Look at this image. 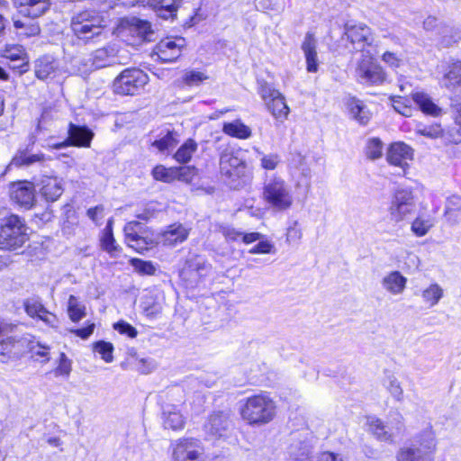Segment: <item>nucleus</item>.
<instances>
[{"label":"nucleus","instance_id":"1","mask_svg":"<svg viewBox=\"0 0 461 461\" xmlns=\"http://www.w3.org/2000/svg\"><path fill=\"white\" fill-rule=\"evenodd\" d=\"M261 198L269 208L276 212L289 210L294 203L293 190L281 176H271L266 178L262 187Z\"/></svg>","mask_w":461,"mask_h":461},{"label":"nucleus","instance_id":"2","mask_svg":"<svg viewBox=\"0 0 461 461\" xmlns=\"http://www.w3.org/2000/svg\"><path fill=\"white\" fill-rule=\"evenodd\" d=\"M123 52H125L124 50L116 48L114 44L97 49L77 61L78 71L87 73L115 64H126L130 58L128 55H123Z\"/></svg>","mask_w":461,"mask_h":461},{"label":"nucleus","instance_id":"3","mask_svg":"<svg viewBox=\"0 0 461 461\" xmlns=\"http://www.w3.org/2000/svg\"><path fill=\"white\" fill-rule=\"evenodd\" d=\"M28 227L24 221L12 214L2 220L0 227V249L17 250L29 240Z\"/></svg>","mask_w":461,"mask_h":461},{"label":"nucleus","instance_id":"4","mask_svg":"<svg viewBox=\"0 0 461 461\" xmlns=\"http://www.w3.org/2000/svg\"><path fill=\"white\" fill-rule=\"evenodd\" d=\"M241 417L249 424H266L271 421L276 413L273 400L265 393L249 397L240 410Z\"/></svg>","mask_w":461,"mask_h":461},{"label":"nucleus","instance_id":"5","mask_svg":"<svg viewBox=\"0 0 461 461\" xmlns=\"http://www.w3.org/2000/svg\"><path fill=\"white\" fill-rule=\"evenodd\" d=\"M411 447H402L397 453V461H434L437 439L431 428L424 429Z\"/></svg>","mask_w":461,"mask_h":461},{"label":"nucleus","instance_id":"6","mask_svg":"<svg viewBox=\"0 0 461 461\" xmlns=\"http://www.w3.org/2000/svg\"><path fill=\"white\" fill-rule=\"evenodd\" d=\"M103 23V17L95 11L86 10L72 17L70 26L78 39L90 40L102 33Z\"/></svg>","mask_w":461,"mask_h":461},{"label":"nucleus","instance_id":"7","mask_svg":"<svg viewBox=\"0 0 461 461\" xmlns=\"http://www.w3.org/2000/svg\"><path fill=\"white\" fill-rule=\"evenodd\" d=\"M356 79L357 83L365 86H379L386 80L384 68L375 62L369 52H363L357 63Z\"/></svg>","mask_w":461,"mask_h":461},{"label":"nucleus","instance_id":"8","mask_svg":"<svg viewBox=\"0 0 461 461\" xmlns=\"http://www.w3.org/2000/svg\"><path fill=\"white\" fill-rule=\"evenodd\" d=\"M148 75L139 68H126L114 79L113 91L122 95L137 94L148 83Z\"/></svg>","mask_w":461,"mask_h":461},{"label":"nucleus","instance_id":"9","mask_svg":"<svg viewBox=\"0 0 461 461\" xmlns=\"http://www.w3.org/2000/svg\"><path fill=\"white\" fill-rule=\"evenodd\" d=\"M172 461H205L202 442L194 438L179 439L173 448Z\"/></svg>","mask_w":461,"mask_h":461},{"label":"nucleus","instance_id":"10","mask_svg":"<svg viewBox=\"0 0 461 461\" xmlns=\"http://www.w3.org/2000/svg\"><path fill=\"white\" fill-rule=\"evenodd\" d=\"M232 428L230 413L214 411L209 415L203 425V430L208 439L215 440L225 438Z\"/></svg>","mask_w":461,"mask_h":461},{"label":"nucleus","instance_id":"11","mask_svg":"<svg viewBox=\"0 0 461 461\" xmlns=\"http://www.w3.org/2000/svg\"><path fill=\"white\" fill-rule=\"evenodd\" d=\"M185 46L184 38H165L153 49L151 57L156 56L163 63H172L182 55Z\"/></svg>","mask_w":461,"mask_h":461},{"label":"nucleus","instance_id":"12","mask_svg":"<svg viewBox=\"0 0 461 461\" xmlns=\"http://www.w3.org/2000/svg\"><path fill=\"white\" fill-rule=\"evenodd\" d=\"M68 137L66 140L52 145L53 149H60L68 146L89 148L95 133L85 125H77L72 122L68 125Z\"/></svg>","mask_w":461,"mask_h":461},{"label":"nucleus","instance_id":"13","mask_svg":"<svg viewBox=\"0 0 461 461\" xmlns=\"http://www.w3.org/2000/svg\"><path fill=\"white\" fill-rule=\"evenodd\" d=\"M220 169L222 175L229 177H240L244 175L246 163L240 157V152L232 148H226L220 156Z\"/></svg>","mask_w":461,"mask_h":461},{"label":"nucleus","instance_id":"14","mask_svg":"<svg viewBox=\"0 0 461 461\" xmlns=\"http://www.w3.org/2000/svg\"><path fill=\"white\" fill-rule=\"evenodd\" d=\"M414 151L403 142L392 143L386 151V161L389 165L400 167L403 174L410 167V162L413 160Z\"/></svg>","mask_w":461,"mask_h":461},{"label":"nucleus","instance_id":"15","mask_svg":"<svg viewBox=\"0 0 461 461\" xmlns=\"http://www.w3.org/2000/svg\"><path fill=\"white\" fill-rule=\"evenodd\" d=\"M211 266L200 256L194 255L187 258L185 266L180 271L183 280L188 281L191 285L199 282L200 278L206 276Z\"/></svg>","mask_w":461,"mask_h":461},{"label":"nucleus","instance_id":"16","mask_svg":"<svg viewBox=\"0 0 461 461\" xmlns=\"http://www.w3.org/2000/svg\"><path fill=\"white\" fill-rule=\"evenodd\" d=\"M10 197L18 205L30 209L35 203L34 186L30 182L13 184L10 189Z\"/></svg>","mask_w":461,"mask_h":461},{"label":"nucleus","instance_id":"17","mask_svg":"<svg viewBox=\"0 0 461 461\" xmlns=\"http://www.w3.org/2000/svg\"><path fill=\"white\" fill-rule=\"evenodd\" d=\"M25 312L32 318H38L50 327H57L58 319L49 312L38 298H28L23 302Z\"/></svg>","mask_w":461,"mask_h":461},{"label":"nucleus","instance_id":"18","mask_svg":"<svg viewBox=\"0 0 461 461\" xmlns=\"http://www.w3.org/2000/svg\"><path fill=\"white\" fill-rule=\"evenodd\" d=\"M345 35L352 44L359 45L362 53L365 52L364 47L366 45L370 46L374 41L371 29L363 23L346 25Z\"/></svg>","mask_w":461,"mask_h":461},{"label":"nucleus","instance_id":"19","mask_svg":"<svg viewBox=\"0 0 461 461\" xmlns=\"http://www.w3.org/2000/svg\"><path fill=\"white\" fill-rule=\"evenodd\" d=\"M24 16L35 19L43 15L50 7V0H14Z\"/></svg>","mask_w":461,"mask_h":461},{"label":"nucleus","instance_id":"20","mask_svg":"<svg viewBox=\"0 0 461 461\" xmlns=\"http://www.w3.org/2000/svg\"><path fill=\"white\" fill-rule=\"evenodd\" d=\"M40 185L41 195L48 202L57 201L64 191L61 179L56 176H43Z\"/></svg>","mask_w":461,"mask_h":461},{"label":"nucleus","instance_id":"21","mask_svg":"<svg viewBox=\"0 0 461 461\" xmlns=\"http://www.w3.org/2000/svg\"><path fill=\"white\" fill-rule=\"evenodd\" d=\"M316 48L317 41L314 34L308 32L302 43V50L305 57L307 71L311 73L317 72L319 67Z\"/></svg>","mask_w":461,"mask_h":461},{"label":"nucleus","instance_id":"22","mask_svg":"<svg viewBox=\"0 0 461 461\" xmlns=\"http://www.w3.org/2000/svg\"><path fill=\"white\" fill-rule=\"evenodd\" d=\"M190 230L181 223H174L162 233L161 242L165 246L174 247L183 243L189 236Z\"/></svg>","mask_w":461,"mask_h":461},{"label":"nucleus","instance_id":"23","mask_svg":"<svg viewBox=\"0 0 461 461\" xmlns=\"http://www.w3.org/2000/svg\"><path fill=\"white\" fill-rule=\"evenodd\" d=\"M383 288L392 295H399L406 288L407 278L399 271H392L385 275L381 281Z\"/></svg>","mask_w":461,"mask_h":461},{"label":"nucleus","instance_id":"24","mask_svg":"<svg viewBox=\"0 0 461 461\" xmlns=\"http://www.w3.org/2000/svg\"><path fill=\"white\" fill-rule=\"evenodd\" d=\"M15 325L0 321V356L9 359V351L13 349L12 344L15 337L11 334L15 329Z\"/></svg>","mask_w":461,"mask_h":461},{"label":"nucleus","instance_id":"25","mask_svg":"<svg viewBox=\"0 0 461 461\" xmlns=\"http://www.w3.org/2000/svg\"><path fill=\"white\" fill-rule=\"evenodd\" d=\"M444 216L450 224H457L461 217V196L450 195L445 203Z\"/></svg>","mask_w":461,"mask_h":461},{"label":"nucleus","instance_id":"26","mask_svg":"<svg viewBox=\"0 0 461 461\" xmlns=\"http://www.w3.org/2000/svg\"><path fill=\"white\" fill-rule=\"evenodd\" d=\"M112 223L113 221L109 220L104 230L103 236L101 238V247L112 257H117L121 252V248L116 244L113 238Z\"/></svg>","mask_w":461,"mask_h":461},{"label":"nucleus","instance_id":"27","mask_svg":"<svg viewBox=\"0 0 461 461\" xmlns=\"http://www.w3.org/2000/svg\"><path fill=\"white\" fill-rule=\"evenodd\" d=\"M412 101L426 114L437 116L440 109L432 102L431 98L425 93L416 92L412 94Z\"/></svg>","mask_w":461,"mask_h":461},{"label":"nucleus","instance_id":"28","mask_svg":"<svg viewBox=\"0 0 461 461\" xmlns=\"http://www.w3.org/2000/svg\"><path fill=\"white\" fill-rule=\"evenodd\" d=\"M367 425L369 431H371L377 439L385 442H392L393 439V434L390 432L384 422L376 417H368Z\"/></svg>","mask_w":461,"mask_h":461},{"label":"nucleus","instance_id":"29","mask_svg":"<svg viewBox=\"0 0 461 461\" xmlns=\"http://www.w3.org/2000/svg\"><path fill=\"white\" fill-rule=\"evenodd\" d=\"M158 15L163 19L174 17L182 0H151Z\"/></svg>","mask_w":461,"mask_h":461},{"label":"nucleus","instance_id":"30","mask_svg":"<svg viewBox=\"0 0 461 461\" xmlns=\"http://www.w3.org/2000/svg\"><path fill=\"white\" fill-rule=\"evenodd\" d=\"M130 32L137 34L141 41H149L154 34L150 23L135 17L131 19Z\"/></svg>","mask_w":461,"mask_h":461},{"label":"nucleus","instance_id":"31","mask_svg":"<svg viewBox=\"0 0 461 461\" xmlns=\"http://www.w3.org/2000/svg\"><path fill=\"white\" fill-rule=\"evenodd\" d=\"M347 107L349 111L351 118H354V116L359 113H363L360 117V124L366 125L370 121L371 113L366 105H365L361 100L356 97H349L347 101Z\"/></svg>","mask_w":461,"mask_h":461},{"label":"nucleus","instance_id":"32","mask_svg":"<svg viewBox=\"0 0 461 461\" xmlns=\"http://www.w3.org/2000/svg\"><path fill=\"white\" fill-rule=\"evenodd\" d=\"M267 106L268 111L276 119L283 122L287 118L289 107L287 106L285 96L282 94H279L276 98L268 102Z\"/></svg>","mask_w":461,"mask_h":461},{"label":"nucleus","instance_id":"33","mask_svg":"<svg viewBox=\"0 0 461 461\" xmlns=\"http://www.w3.org/2000/svg\"><path fill=\"white\" fill-rule=\"evenodd\" d=\"M383 385L394 401L398 402H402L403 401L404 393L402 384L393 374L389 373L385 375Z\"/></svg>","mask_w":461,"mask_h":461},{"label":"nucleus","instance_id":"34","mask_svg":"<svg viewBox=\"0 0 461 461\" xmlns=\"http://www.w3.org/2000/svg\"><path fill=\"white\" fill-rule=\"evenodd\" d=\"M223 132L231 137L238 139H248L251 136V130L249 126L245 125L241 121L236 120L231 122L224 123Z\"/></svg>","mask_w":461,"mask_h":461},{"label":"nucleus","instance_id":"35","mask_svg":"<svg viewBox=\"0 0 461 461\" xmlns=\"http://www.w3.org/2000/svg\"><path fill=\"white\" fill-rule=\"evenodd\" d=\"M184 418L182 414L176 410V407L163 411V424L165 429H171L173 430L180 429L184 427Z\"/></svg>","mask_w":461,"mask_h":461},{"label":"nucleus","instance_id":"36","mask_svg":"<svg viewBox=\"0 0 461 461\" xmlns=\"http://www.w3.org/2000/svg\"><path fill=\"white\" fill-rule=\"evenodd\" d=\"M178 144L177 134L175 131L167 130L166 133L158 140H156L152 146L157 148L159 151L173 150Z\"/></svg>","mask_w":461,"mask_h":461},{"label":"nucleus","instance_id":"37","mask_svg":"<svg viewBox=\"0 0 461 461\" xmlns=\"http://www.w3.org/2000/svg\"><path fill=\"white\" fill-rule=\"evenodd\" d=\"M444 291L441 286L436 283L431 284L429 287L421 292L423 301L429 306L433 307L438 304L443 297Z\"/></svg>","mask_w":461,"mask_h":461},{"label":"nucleus","instance_id":"38","mask_svg":"<svg viewBox=\"0 0 461 461\" xmlns=\"http://www.w3.org/2000/svg\"><path fill=\"white\" fill-rule=\"evenodd\" d=\"M54 70V63L50 57H42L35 63V76L41 80L49 78Z\"/></svg>","mask_w":461,"mask_h":461},{"label":"nucleus","instance_id":"39","mask_svg":"<svg viewBox=\"0 0 461 461\" xmlns=\"http://www.w3.org/2000/svg\"><path fill=\"white\" fill-rule=\"evenodd\" d=\"M197 150V143L193 139H188L176 150L174 158L179 163H187L191 160L193 154Z\"/></svg>","mask_w":461,"mask_h":461},{"label":"nucleus","instance_id":"40","mask_svg":"<svg viewBox=\"0 0 461 461\" xmlns=\"http://www.w3.org/2000/svg\"><path fill=\"white\" fill-rule=\"evenodd\" d=\"M443 84L447 88L461 86V61L451 65L449 71L444 76Z\"/></svg>","mask_w":461,"mask_h":461},{"label":"nucleus","instance_id":"41","mask_svg":"<svg viewBox=\"0 0 461 461\" xmlns=\"http://www.w3.org/2000/svg\"><path fill=\"white\" fill-rule=\"evenodd\" d=\"M68 312L70 320L77 322L86 316V307L78 302L75 295H70L68 303Z\"/></svg>","mask_w":461,"mask_h":461},{"label":"nucleus","instance_id":"42","mask_svg":"<svg viewBox=\"0 0 461 461\" xmlns=\"http://www.w3.org/2000/svg\"><path fill=\"white\" fill-rule=\"evenodd\" d=\"M384 143L379 138H370L365 146V154L367 158L375 160L383 156Z\"/></svg>","mask_w":461,"mask_h":461},{"label":"nucleus","instance_id":"43","mask_svg":"<svg viewBox=\"0 0 461 461\" xmlns=\"http://www.w3.org/2000/svg\"><path fill=\"white\" fill-rule=\"evenodd\" d=\"M138 226L139 222L131 221L124 227L125 239L128 245L136 249H138V248H142L141 244L144 243L143 238H141L135 230V227Z\"/></svg>","mask_w":461,"mask_h":461},{"label":"nucleus","instance_id":"44","mask_svg":"<svg viewBox=\"0 0 461 461\" xmlns=\"http://www.w3.org/2000/svg\"><path fill=\"white\" fill-rule=\"evenodd\" d=\"M14 26L15 27V29L19 31L18 33L20 35L25 37L36 36L41 32L40 25L38 24V23L33 21L23 22L20 20H16L14 22Z\"/></svg>","mask_w":461,"mask_h":461},{"label":"nucleus","instance_id":"45","mask_svg":"<svg viewBox=\"0 0 461 461\" xmlns=\"http://www.w3.org/2000/svg\"><path fill=\"white\" fill-rule=\"evenodd\" d=\"M254 150L260 157V166L266 170L276 169L281 162L280 156L276 153L265 154L258 148H254Z\"/></svg>","mask_w":461,"mask_h":461},{"label":"nucleus","instance_id":"46","mask_svg":"<svg viewBox=\"0 0 461 461\" xmlns=\"http://www.w3.org/2000/svg\"><path fill=\"white\" fill-rule=\"evenodd\" d=\"M30 339L26 337H15L13 342V349L9 351V359L19 358L23 356L29 348Z\"/></svg>","mask_w":461,"mask_h":461},{"label":"nucleus","instance_id":"47","mask_svg":"<svg viewBox=\"0 0 461 461\" xmlns=\"http://www.w3.org/2000/svg\"><path fill=\"white\" fill-rule=\"evenodd\" d=\"M176 167H165L164 166H157L152 170V176L156 180L170 183L176 180Z\"/></svg>","mask_w":461,"mask_h":461},{"label":"nucleus","instance_id":"48","mask_svg":"<svg viewBox=\"0 0 461 461\" xmlns=\"http://www.w3.org/2000/svg\"><path fill=\"white\" fill-rule=\"evenodd\" d=\"M415 206L391 203L389 208L390 215L393 221L399 222L405 219L406 216L413 212Z\"/></svg>","mask_w":461,"mask_h":461},{"label":"nucleus","instance_id":"49","mask_svg":"<svg viewBox=\"0 0 461 461\" xmlns=\"http://www.w3.org/2000/svg\"><path fill=\"white\" fill-rule=\"evenodd\" d=\"M93 348L95 351L98 352L101 355V357L104 361H105L106 363L113 362V346L112 343L100 340L94 343Z\"/></svg>","mask_w":461,"mask_h":461},{"label":"nucleus","instance_id":"50","mask_svg":"<svg viewBox=\"0 0 461 461\" xmlns=\"http://www.w3.org/2000/svg\"><path fill=\"white\" fill-rule=\"evenodd\" d=\"M392 203L415 206L414 195L411 190L401 188L396 190Z\"/></svg>","mask_w":461,"mask_h":461},{"label":"nucleus","instance_id":"51","mask_svg":"<svg viewBox=\"0 0 461 461\" xmlns=\"http://www.w3.org/2000/svg\"><path fill=\"white\" fill-rule=\"evenodd\" d=\"M43 159L42 154L27 155L21 151L12 160V164L15 167L29 166Z\"/></svg>","mask_w":461,"mask_h":461},{"label":"nucleus","instance_id":"52","mask_svg":"<svg viewBox=\"0 0 461 461\" xmlns=\"http://www.w3.org/2000/svg\"><path fill=\"white\" fill-rule=\"evenodd\" d=\"M310 447L303 442L292 444L289 447L290 456L296 461H304L310 454Z\"/></svg>","mask_w":461,"mask_h":461},{"label":"nucleus","instance_id":"53","mask_svg":"<svg viewBox=\"0 0 461 461\" xmlns=\"http://www.w3.org/2000/svg\"><path fill=\"white\" fill-rule=\"evenodd\" d=\"M393 109L403 116L410 117L412 115V108L411 101L402 96L392 97Z\"/></svg>","mask_w":461,"mask_h":461},{"label":"nucleus","instance_id":"54","mask_svg":"<svg viewBox=\"0 0 461 461\" xmlns=\"http://www.w3.org/2000/svg\"><path fill=\"white\" fill-rule=\"evenodd\" d=\"M176 180L185 183H191L197 173L196 168L190 166L176 167Z\"/></svg>","mask_w":461,"mask_h":461},{"label":"nucleus","instance_id":"55","mask_svg":"<svg viewBox=\"0 0 461 461\" xmlns=\"http://www.w3.org/2000/svg\"><path fill=\"white\" fill-rule=\"evenodd\" d=\"M131 266L134 269L141 275H154L156 268L149 261H144L140 258H132L131 260Z\"/></svg>","mask_w":461,"mask_h":461},{"label":"nucleus","instance_id":"56","mask_svg":"<svg viewBox=\"0 0 461 461\" xmlns=\"http://www.w3.org/2000/svg\"><path fill=\"white\" fill-rule=\"evenodd\" d=\"M432 227V223L429 220H425L420 217H418L414 220L411 224V230L418 237H422Z\"/></svg>","mask_w":461,"mask_h":461},{"label":"nucleus","instance_id":"57","mask_svg":"<svg viewBox=\"0 0 461 461\" xmlns=\"http://www.w3.org/2000/svg\"><path fill=\"white\" fill-rule=\"evenodd\" d=\"M258 93L267 104L268 102L272 101L274 98H276L278 95L281 94L278 90L275 89L267 83H263L260 85Z\"/></svg>","mask_w":461,"mask_h":461},{"label":"nucleus","instance_id":"58","mask_svg":"<svg viewBox=\"0 0 461 461\" xmlns=\"http://www.w3.org/2000/svg\"><path fill=\"white\" fill-rule=\"evenodd\" d=\"M28 349L32 352V357H44L41 362L46 363L49 361V348L40 343H32L30 340Z\"/></svg>","mask_w":461,"mask_h":461},{"label":"nucleus","instance_id":"59","mask_svg":"<svg viewBox=\"0 0 461 461\" xmlns=\"http://www.w3.org/2000/svg\"><path fill=\"white\" fill-rule=\"evenodd\" d=\"M71 372V362L67 357L65 353H60L59 363L58 367L55 369V375H65L68 376Z\"/></svg>","mask_w":461,"mask_h":461},{"label":"nucleus","instance_id":"60","mask_svg":"<svg viewBox=\"0 0 461 461\" xmlns=\"http://www.w3.org/2000/svg\"><path fill=\"white\" fill-rule=\"evenodd\" d=\"M275 252L274 245L267 240H259V242L249 250L250 254H270Z\"/></svg>","mask_w":461,"mask_h":461},{"label":"nucleus","instance_id":"61","mask_svg":"<svg viewBox=\"0 0 461 461\" xmlns=\"http://www.w3.org/2000/svg\"><path fill=\"white\" fill-rule=\"evenodd\" d=\"M303 237L302 230L298 226V221H294L292 226L287 229L286 241L289 243H298Z\"/></svg>","mask_w":461,"mask_h":461},{"label":"nucleus","instance_id":"62","mask_svg":"<svg viewBox=\"0 0 461 461\" xmlns=\"http://www.w3.org/2000/svg\"><path fill=\"white\" fill-rule=\"evenodd\" d=\"M114 330H116L121 334H125L130 338H135L138 334L137 330L125 321H119L113 325Z\"/></svg>","mask_w":461,"mask_h":461},{"label":"nucleus","instance_id":"63","mask_svg":"<svg viewBox=\"0 0 461 461\" xmlns=\"http://www.w3.org/2000/svg\"><path fill=\"white\" fill-rule=\"evenodd\" d=\"M382 60L392 68H397L402 65V60L393 52L385 51L382 55Z\"/></svg>","mask_w":461,"mask_h":461},{"label":"nucleus","instance_id":"64","mask_svg":"<svg viewBox=\"0 0 461 461\" xmlns=\"http://www.w3.org/2000/svg\"><path fill=\"white\" fill-rule=\"evenodd\" d=\"M204 79H206V77L199 71H189L185 73L184 77L185 82L189 86L197 85Z\"/></svg>","mask_w":461,"mask_h":461}]
</instances>
